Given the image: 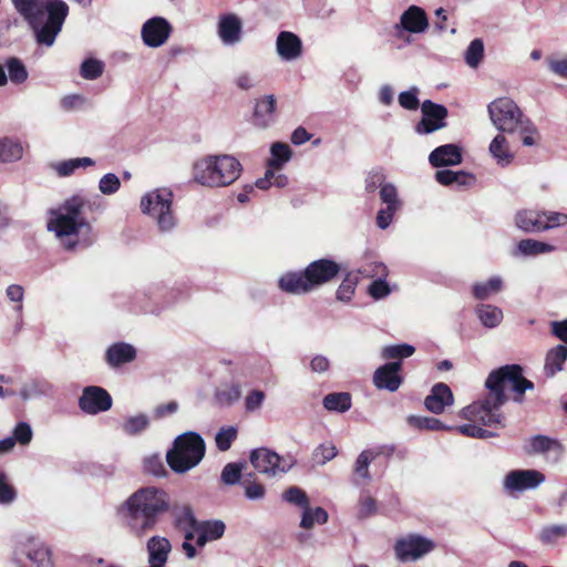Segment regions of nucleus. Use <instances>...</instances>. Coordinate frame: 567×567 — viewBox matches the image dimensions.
<instances>
[{"mask_svg":"<svg viewBox=\"0 0 567 567\" xmlns=\"http://www.w3.org/2000/svg\"><path fill=\"white\" fill-rule=\"evenodd\" d=\"M380 198L386 207L394 209L401 208V200L399 199L396 187L393 184L388 183L382 185L380 189Z\"/></svg>","mask_w":567,"mask_h":567,"instance_id":"nucleus-57","label":"nucleus"},{"mask_svg":"<svg viewBox=\"0 0 567 567\" xmlns=\"http://www.w3.org/2000/svg\"><path fill=\"white\" fill-rule=\"evenodd\" d=\"M302 516L300 520V527L303 529H310L315 524H326L328 522V513L322 507L311 508L310 504L302 508Z\"/></svg>","mask_w":567,"mask_h":567,"instance_id":"nucleus-39","label":"nucleus"},{"mask_svg":"<svg viewBox=\"0 0 567 567\" xmlns=\"http://www.w3.org/2000/svg\"><path fill=\"white\" fill-rule=\"evenodd\" d=\"M249 458L257 472L269 477L285 474L295 465L292 457L280 456L266 447L252 450Z\"/></svg>","mask_w":567,"mask_h":567,"instance_id":"nucleus-12","label":"nucleus"},{"mask_svg":"<svg viewBox=\"0 0 567 567\" xmlns=\"http://www.w3.org/2000/svg\"><path fill=\"white\" fill-rule=\"evenodd\" d=\"M32 437L33 431L28 422H18L14 429L12 430L11 439L14 442V444L25 446L32 441Z\"/></svg>","mask_w":567,"mask_h":567,"instance_id":"nucleus-53","label":"nucleus"},{"mask_svg":"<svg viewBox=\"0 0 567 567\" xmlns=\"http://www.w3.org/2000/svg\"><path fill=\"white\" fill-rule=\"evenodd\" d=\"M484 56V43L481 39H474L467 47L464 59L470 68H477Z\"/></svg>","mask_w":567,"mask_h":567,"instance_id":"nucleus-49","label":"nucleus"},{"mask_svg":"<svg viewBox=\"0 0 567 567\" xmlns=\"http://www.w3.org/2000/svg\"><path fill=\"white\" fill-rule=\"evenodd\" d=\"M172 33L171 23L163 17H153L142 27V39L150 48L163 45Z\"/></svg>","mask_w":567,"mask_h":567,"instance_id":"nucleus-16","label":"nucleus"},{"mask_svg":"<svg viewBox=\"0 0 567 567\" xmlns=\"http://www.w3.org/2000/svg\"><path fill=\"white\" fill-rule=\"evenodd\" d=\"M169 509L168 494L158 487L137 489L123 504L121 512L130 528L138 536L153 529L161 515Z\"/></svg>","mask_w":567,"mask_h":567,"instance_id":"nucleus-3","label":"nucleus"},{"mask_svg":"<svg viewBox=\"0 0 567 567\" xmlns=\"http://www.w3.org/2000/svg\"><path fill=\"white\" fill-rule=\"evenodd\" d=\"M489 153L496 163L503 167L509 165L514 159L508 142L503 134H497L489 144Z\"/></svg>","mask_w":567,"mask_h":567,"instance_id":"nucleus-31","label":"nucleus"},{"mask_svg":"<svg viewBox=\"0 0 567 567\" xmlns=\"http://www.w3.org/2000/svg\"><path fill=\"white\" fill-rule=\"evenodd\" d=\"M245 489V497L249 501L262 499L266 495V489L262 484L256 482L254 473H249L245 476L243 482Z\"/></svg>","mask_w":567,"mask_h":567,"instance_id":"nucleus-47","label":"nucleus"},{"mask_svg":"<svg viewBox=\"0 0 567 567\" xmlns=\"http://www.w3.org/2000/svg\"><path fill=\"white\" fill-rule=\"evenodd\" d=\"M492 123L502 132L517 135L526 146L532 145L529 118L524 117L517 104L508 97H499L488 104Z\"/></svg>","mask_w":567,"mask_h":567,"instance_id":"nucleus-7","label":"nucleus"},{"mask_svg":"<svg viewBox=\"0 0 567 567\" xmlns=\"http://www.w3.org/2000/svg\"><path fill=\"white\" fill-rule=\"evenodd\" d=\"M372 382L378 390L395 392L401 386L403 377L401 374H394L392 371L381 365L374 371Z\"/></svg>","mask_w":567,"mask_h":567,"instance_id":"nucleus-29","label":"nucleus"},{"mask_svg":"<svg viewBox=\"0 0 567 567\" xmlns=\"http://www.w3.org/2000/svg\"><path fill=\"white\" fill-rule=\"evenodd\" d=\"M276 111V99L274 95H265L257 100L254 112L255 124L259 127H267L274 122Z\"/></svg>","mask_w":567,"mask_h":567,"instance_id":"nucleus-26","label":"nucleus"},{"mask_svg":"<svg viewBox=\"0 0 567 567\" xmlns=\"http://www.w3.org/2000/svg\"><path fill=\"white\" fill-rule=\"evenodd\" d=\"M503 281L499 277H492L486 282L473 286V295L476 299H487L492 293H496L502 289Z\"/></svg>","mask_w":567,"mask_h":567,"instance_id":"nucleus-46","label":"nucleus"},{"mask_svg":"<svg viewBox=\"0 0 567 567\" xmlns=\"http://www.w3.org/2000/svg\"><path fill=\"white\" fill-rule=\"evenodd\" d=\"M198 527L199 532L206 534L212 542L221 538L226 530L225 523L219 519L199 522Z\"/></svg>","mask_w":567,"mask_h":567,"instance_id":"nucleus-51","label":"nucleus"},{"mask_svg":"<svg viewBox=\"0 0 567 567\" xmlns=\"http://www.w3.org/2000/svg\"><path fill=\"white\" fill-rule=\"evenodd\" d=\"M355 286V278L346 277L337 289V299L346 302L350 301L354 295Z\"/></svg>","mask_w":567,"mask_h":567,"instance_id":"nucleus-64","label":"nucleus"},{"mask_svg":"<svg viewBox=\"0 0 567 567\" xmlns=\"http://www.w3.org/2000/svg\"><path fill=\"white\" fill-rule=\"evenodd\" d=\"M377 513V502L367 493H362L358 503L357 516L360 519L368 518Z\"/></svg>","mask_w":567,"mask_h":567,"instance_id":"nucleus-59","label":"nucleus"},{"mask_svg":"<svg viewBox=\"0 0 567 567\" xmlns=\"http://www.w3.org/2000/svg\"><path fill=\"white\" fill-rule=\"evenodd\" d=\"M408 423L420 430H432V431H450L451 426L445 425L439 419L433 416H416L410 415L408 417Z\"/></svg>","mask_w":567,"mask_h":567,"instance_id":"nucleus-44","label":"nucleus"},{"mask_svg":"<svg viewBox=\"0 0 567 567\" xmlns=\"http://www.w3.org/2000/svg\"><path fill=\"white\" fill-rule=\"evenodd\" d=\"M374 274L377 276H380V278L373 280L369 285L368 292L373 299L380 300L391 293V288H390L389 284L386 282V280L384 278H382V277L386 276L385 265H383L381 262L375 264L374 265Z\"/></svg>","mask_w":567,"mask_h":567,"instance_id":"nucleus-32","label":"nucleus"},{"mask_svg":"<svg viewBox=\"0 0 567 567\" xmlns=\"http://www.w3.org/2000/svg\"><path fill=\"white\" fill-rule=\"evenodd\" d=\"M205 442L196 432L178 435L166 454L167 464L175 473H186L197 466L205 455Z\"/></svg>","mask_w":567,"mask_h":567,"instance_id":"nucleus-8","label":"nucleus"},{"mask_svg":"<svg viewBox=\"0 0 567 567\" xmlns=\"http://www.w3.org/2000/svg\"><path fill=\"white\" fill-rule=\"evenodd\" d=\"M567 361V346L557 344L548 350L545 358L544 373L547 378H553L564 369Z\"/></svg>","mask_w":567,"mask_h":567,"instance_id":"nucleus-27","label":"nucleus"},{"mask_svg":"<svg viewBox=\"0 0 567 567\" xmlns=\"http://www.w3.org/2000/svg\"><path fill=\"white\" fill-rule=\"evenodd\" d=\"M240 162L231 155H208L193 165L194 181L206 187H225L238 179Z\"/></svg>","mask_w":567,"mask_h":567,"instance_id":"nucleus-5","label":"nucleus"},{"mask_svg":"<svg viewBox=\"0 0 567 567\" xmlns=\"http://www.w3.org/2000/svg\"><path fill=\"white\" fill-rule=\"evenodd\" d=\"M504 404L491 399V392L472 404L463 408L458 415L470 422L480 423L482 426L492 427L494 425H502L503 414L501 408Z\"/></svg>","mask_w":567,"mask_h":567,"instance_id":"nucleus-11","label":"nucleus"},{"mask_svg":"<svg viewBox=\"0 0 567 567\" xmlns=\"http://www.w3.org/2000/svg\"><path fill=\"white\" fill-rule=\"evenodd\" d=\"M23 155L20 142L9 137L0 138V162L10 163L19 161Z\"/></svg>","mask_w":567,"mask_h":567,"instance_id":"nucleus-38","label":"nucleus"},{"mask_svg":"<svg viewBox=\"0 0 567 567\" xmlns=\"http://www.w3.org/2000/svg\"><path fill=\"white\" fill-rule=\"evenodd\" d=\"M175 523L178 529L198 526L199 522L196 519L190 506L185 505L174 513Z\"/></svg>","mask_w":567,"mask_h":567,"instance_id":"nucleus-56","label":"nucleus"},{"mask_svg":"<svg viewBox=\"0 0 567 567\" xmlns=\"http://www.w3.org/2000/svg\"><path fill=\"white\" fill-rule=\"evenodd\" d=\"M282 498L290 504L297 505L301 508L307 507L310 502L307 494L297 486H291L282 494Z\"/></svg>","mask_w":567,"mask_h":567,"instance_id":"nucleus-58","label":"nucleus"},{"mask_svg":"<svg viewBox=\"0 0 567 567\" xmlns=\"http://www.w3.org/2000/svg\"><path fill=\"white\" fill-rule=\"evenodd\" d=\"M485 388L491 392L493 401L505 404L506 392L513 394L514 401L520 402L526 390L532 389V382L523 375L520 365L506 364L489 372Z\"/></svg>","mask_w":567,"mask_h":567,"instance_id":"nucleus-6","label":"nucleus"},{"mask_svg":"<svg viewBox=\"0 0 567 567\" xmlns=\"http://www.w3.org/2000/svg\"><path fill=\"white\" fill-rule=\"evenodd\" d=\"M100 209L97 197L75 194L56 208L50 209L48 230L54 233L68 250L89 247L96 240V233L86 213Z\"/></svg>","mask_w":567,"mask_h":567,"instance_id":"nucleus-1","label":"nucleus"},{"mask_svg":"<svg viewBox=\"0 0 567 567\" xmlns=\"http://www.w3.org/2000/svg\"><path fill=\"white\" fill-rule=\"evenodd\" d=\"M435 179L437 183L444 186L457 185V186H472L475 183L474 175L464 171H450L442 169L435 173Z\"/></svg>","mask_w":567,"mask_h":567,"instance_id":"nucleus-30","label":"nucleus"},{"mask_svg":"<svg viewBox=\"0 0 567 567\" xmlns=\"http://www.w3.org/2000/svg\"><path fill=\"white\" fill-rule=\"evenodd\" d=\"M94 164L95 162L91 157H78L58 162L52 165V168L60 177H66L72 175L78 168H85Z\"/></svg>","mask_w":567,"mask_h":567,"instance_id":"nucleus-35","label":"nucleus"},{"mask_svg":"<svg viewBox=\"0 0 567 567\" xmlns=\"http://www.w3.org/2000/svg\"><path fill=\"white\" fill-rule=\"evenodd\" d=\"M237 437V429L234 426L221 427L215 435V443L219 451L226 452Z\"/></svg>","mask_w":567,"mask_h":567,"instance_id":"nucleus-52","label":"nucleus"},{"mask_svg":"<svg viewBox=\"0 0 567 567\" xmlns=\"http://www.w3.org/2000/svg\"><path fill=\"white\" fill-rule=\"evenodd\" d=\"M241 396L240 385L237 383L225 384L216 389L214 399L219 406H231Z\"/></svg>","mask_w":567,"mask_h":567,"instance_id":"nucleus-37","label":"nucleus"},{"mask_svg":"<svg viewBox=\"0 0 567 567\" xmlns=\"http://www.w3.org/2000/svg\"><path fill=\"white\" fill-rule=\"evenodd\" d=\"M171 550L172 545L167 538L151 537L146 543L147 564L166 566Z\"/></svg>","mask_w":567,"mask_h":567,"instance_id":"nucleus-25","label":"nucleus"},{"mask_svg":"<svg viewBox=\"0 0 567 567\" xmlns=\"http://www.w3.org/2000/svg\"><path fill=\"white\" fill-rule=\"evenodd\" d=\"M419 89L416 86H412L408 91H403L399 94V104L409 111H415L420 106V101L417 97Z\"/></svg>","mask_w":567,"mask_h":567,"instance_id":"nucleus-61","label":"nucleus"},{"mask_svg":"<svg viewBox=\"0 0 567 567\" xmlns=\"http://www.w3.org/2000/svg\"><path fill=\"white\" fill-rule=\"evenodd\" d=\"M217 35L226 47H233L243 40V21L235 13H224L218 17Z\"/></svg>","mask_w":567,"mask_h":567,"instance_id":"nucleus-17","label":"nucleus"},{"mask_svg":"<svg viewBox=\"0 0 567 567\" xmlns=\"http://www.w3.org/2000/svg\"><path fill=\"white\" fill-rule=\"evenodd\" d=\"M6 68L8 70L7 76L13 84H22L28 80V70L19 58L11 56L7 59Z\"/></svg>","mask_w":567,"mask_h":567,"instance_id":"nucleus-42","label":"nucleus"},{"mask_svg":"<svg viewBox=\"0 0 567 567\" xmlns=\"http://www.w3.org/2000/svg\"><path fill=\"white\" fill-rule=\"evenodd\" d=\"M480 321L486 328H495L497 327L502 319L503 312L502 310L493 305L482 303L476 307L475 310Z\"/></svg>","mask_w":567,"mask_h":567,"instance_id":"nucleus-36","label":"nucleus"},{"mask_svg":"<svg viewBox=\"0 0 567 567\" xmlns=\"http://www.w3.org/2000/svg\"><path fill=\"white\" fill-rule=\"evenodd\" d=\"M565 536H567V525H553L540 532L539 539L545 544H551Z\"/></svg>","mask_w":567,"mask_h":567,"instance_id":"nucleus-60","label":"nucleus"},{"mask_svg":"<svg viewBox=\"0 0 567 567\" xmlns=\"http://www.w3.org/2000/svg\"><path fill=\"white\" fill-rule=\"evenodd\" d=\"M415 352V348L408 343L386 346L382 349L381 355L385 360L405 359Z\"/></svg>","mask_w":567,"mask_h":567,"instance_id":"nucleus-50","label":"nucleus"},{"mask_svg":"<svg viewBox=\"0 0 567 567\" xmlns=\"http://www.w3.org/2000/svg\"><path fill=\"white\" fill-rule=\"evenodd\" d=\"M55 393V386L45 378L34 377L28 379L19 391V396L23 401L39 398H52Z\"/></svg>","mask_w":567,"mask_h":567,"instance_id":"nucleus-21","label":"nucleus"},{"mask_svg":"<svg viewBox=\"0 0 567 567\" xmlns=\"http://www.w3.org/2000/svg\"><path fill=\"white\" fill-rule=\"evenodd\" d=\"M534 453H542L547 460L557 462L564 453V446L558 440L545 435H534Z\"/></svg>","mask_w":567,"mask_h":567,"instance_id":"nucleus-28","label":"nucleus"},{"mask_svg":"<svg viewBox=\"0 0 567 567\" xmlns=\"http://www.w3.org/2000/svg\"><path fill=\"white\" fill-rule=\"evenodd\" d=\"M340 271V266L331 259L310 262L303 271H289L279 278V288L291 295L309 293L331 281Z\"/></svg>","mask_w":567,"mask_h":567,"instance_id":"nucleus-4","label":"nucleus"},{"mask_svg":"<svg viewBox=\"0 0 567 567\" xmlns=\"http://www.w3.org/2000/svg\"><path fill=\"white\" fill-rule=\"evenodd\" d=\"M454 402L453 393L445 383H436L432 386L430 394L424 400L425 408L434 413L441 414L446 406H451Z\"/></svg>","mask_w":567,"mask_h":567,"instance_id":"nucleus-22","label":"nucleus"},{"mask_svg":"<svg viewBox=\"0 0 567 567\" xmlns=\"http://www.w3.org/2000/svg\"><path fill=\"white\" fill-rule=\"evenodd\" d=\"M120 186V178L113 173H107L103 175L99 182V189L104 195L115 194L118 190Z\"/></svg>","mask_w":567,"mask_h":567,"instance_id":"nucleus-62","label":"nucleus"},{"mask_svg":"<svg viewBox=\"0 0 567 567\" xmlns=\"http://www.w3.org/2000/svg\"><path fill=\"white\" fill-rule=\"evenodd\" d=\"M435 543L419 534H410L398 539L394 544V553L401 563L416 561L435 549Z\"/></svg>","mask_w":567,"mask_h":567,"instance_id":"nucleus-13","label":"nucleus"},{"mask_svg":"<svg viewBox=\"0 0 567 567\" xmlns=\"http://www.w3.org/2000/svg\"><path fill=\"white\" fill-rule=\"evenodd\" d=\"M173 196L168 188H156L141 199L142 213L148 215L162 233L171 231L176 226V217L172 209Z\"/></svg>","mask_w":567,"mask_h":567,"instance_id":"nucleus-9","label":"nucleus"},{"mask_svg":"<svg viewBox=\"0 0 567 567\" xmlns=\"http://www.w3.org/2000/svg\"><path fill=\"white\" fill-rule=\"evenodd\" d=\"M12 561L18 567H53L51 549L33 536H21L16 542Z\"/></svg>","mask_w":567,"mask_h":567,"instance_id":"nucleus-10","label":"nucleus"},{"mask_svg":"<svg viewBox=\"0 0 567 567\" xmlns=\"http://www.w3.org/2000/svg\"><path fill=\"white\" fill-rule=\"evenodd\" d=\"M451 431H455L464 436L474 437V439H491L496 436V433L484 429L480 423L470 422L467 424L451 426Z\"/></svg>","mask_w":567,"mask_h":567,"instance_id":"nucleus-45","label":"nucleus"},{"mask_svg":"<svg viewBox=\"0 0 567 567\" xmlns=\"http://www.w3.org/2000/svg\"><path fill=\"white\" fill-rule=\"evenodd\" d=\"M461 148L455 144H445L433 150L429 162L433 167L453 166L462 163Z\"/></svg>","mask_w":567,"mask_h":567,"instance_id":"nucleus-23","label":"nucleus"},{"mask_svg":"<svg viewBox=\"0 0 567 567\" xmlns=\"http://www.w3.org/2000/svg\"><path fill=\"white\" fill-rule=\"evenodd\" d=\"M276 52L282 61H295L302 55V41L293 32L281 31L276 39Z\"/></svg>","mask_w":567,"mask_h":567,"instance_id":"nucleus-20","label":"nucleus"},{"mask_svg":"<svg viewBox=\"0 0 567 567\" xmlns=\"http://www.w3.org/2000/svg\"><path fill=\"white\" fill-rule=\"evenodd\" d=\"M243 477V465L240 463H227L220 474L225 485H236Z\"/></svg>","mask_w":567,"mask_h":567,"instance_id":"nucleus-54","label":"nucleus"},{"mask_svg":"<svg viewBox=\"0 0 567 567\" xmlns=\"http://www.w3.org/2000/svg\"><path fill=\"white\" fill-rule=\"evenodd\" d=\"M530 488L532 470L509 471L503 480V492L512 498H518L524 492Z\"/></svg>","mask_w":567,"mask_h":567,"instance_id":"nucleus-19","label":"nucleus"},{"mask_svg":"<svg viewBox=\"0 0 567 567\" xmlns=\"http://www.w3.org/2000/svg\"><path fill=\"white\" fill-rule=\"evenodd\" d=\"M16 10L34 31L39 44L52 47L69 14L63 0H11Z\"/></svg>","mask_w":567,"mask_h":567,"instance_id":"nucleus-2","label":"nucleus"},{"mask_svg":"<svg viewBox=\"0 0 567 567\" xmlns=\"http://www.w3.org/2000/svg\"><path fill=\"white\" fill-rule=\"evenodd\" d=\"M337 453V447L332 443H323L315 449L312 460L317 465H324L334 458Z\"/></svg>","mask_w":567,"mask_h":567,"instance_id":"nucleus-55","label":"nucleus"},{"mask_svg":"<svg viewBox=\"0 0 567 567\" xmlns=\"http://www.w3.org/2000/svg\"><path fill=\"white\" fill-rule=\"evenodd\" d=\"M378 453L372 450L362 451L354 463V474L357 477L368 482L371 480L369 466L371 462L377 457Z\"/></svg>","mask_w":567,"mask_h":567,"instance_id":"nucleus-43","label":"nucleus"},{"mask_svg":"<svg viewBox=\"0 0 567 567\" xmlns=\"http://www.w3.org/2000/svg\"><path fill=\"white\" fill-rule=\"evenodd\" d=\"M429 28V19L424 9L419 6H410L400 17L399 23L394 25L396 31L404 30L410 33H423Z\"/></svg>","mask_w":567,"mask_h":567,"instance_id":"nucleus-18","label":"nucleus"},{"mask_svg":"<svg viewBox=\"0 0 567 567\" xmlns=\"http://www.w3.org/2000/svg\"><path fill=\"white\" fill-rule=\"evenodd\" d=\"M422 118L416 124L415 131L419 134H430L446 126L445 118L447 109L426 100L421 105Z\"/></svg>","mask_w":567,"mask_h":567,"instance_id":"nucleus-15","label":"nucleus"},{"mask_svg":"<svg viewBox=\"0 0 567 567\" xmlns=\"http://www.w3.org/2000/svg\"><path fill=\"white\" fill-rule=\"evenodd\" d=\"M567 223V215L538 212L534 217V231L547 230Z\"/></svg>","mask_w":567,"mask_h":567,"instance_id":"nucleus-34","label":"nucleus"},{"mask_svg":"<svg viewBox=\"0 0 567 567\" xmlns=\"http://www.w3.org/2000/svg\"><path fill=\"white\" fill-rule=\"evenodd\" d=\"M17 498V492L8 482L7 475L0 471V504L9 505Z\"/></svg>","mask_w":567,"mask_h":567,"instance_id":"nucleus-63","label":"nucleus"},{"mask_svg":"<svg viewBox=\"0 0 567 567\" xmlns=\"http://www.w3.org/2000/svg\"><path fill=\"white\" fill-rule=\"evenodd\" d=\"M113 400L111 394L97 385L85 386L79 398L80 410L90 415H96L106 412L112 408Z\"/></svg>","mask_w":567,"mask_h":567,"instance_id":"nucleus-14","label":"nucleus"},{"mask_svg":"<svg viewBox=\"0 0 567 567\" xmlns=\"http://www.w3.org/2000/svg\"><path fill=\"white\" fill-rule=\"evenodd\" d=\"M104 62L97 59H86L82 62L80 74L85 80H96L104 72Z\"/></svg>","mask_w":567,"mask_h":567,"instance_id":"nucleus-48","label":"nucleus"},{"mask_svg":"<svg viewBox=\"0 0 567 567\" xmlns=\"http://www.w3.org/2000/svg\"><path fill=\"white\" fill-rule=\"evenodd\" d=\"M270 153L271 157L268 159V167L272 169H281L291 157L289 145L280 142L271 145Z\"/></svg>","mask_w":567,"mask_h":567,"instance_id":"nucleus-41","label":"nucleus"},{"mask_svg":"<svg viewBox=\"0 0 567 567\" xmlns=\"http://www.w3.org/2000/svg\"><path fill=\"white\" fill-rule=\"evenodd\" d=\"M323 406L328 411L346 412L351 408V395L347 392H334L323 398Z\"/></svg>","mask_w":567,"mask_h":567,"instance_id":"nucleus-40","label":"nucleus"},{"mask_svg":"<svg viewBox=\"0 0 567 567\" xmlns=\"http://www.w3.org/2000/svg\"><path fill=\"white\" fill-rule=\"evenodd\" d=\"M151 420L147 414L140 413L130 415L121 423V430L130 436L141 435L150 426Z\"/></svg>","mask_w":567,"mask_h":567,"instance_id":"nucleus-33","label":"nucleus"},{"mask_svg":"<svg viewBox=\"0 0 567 567\" xmlns=\"http://www.w3.org/2000/svg\"><path fill=\"white\" fill-rule=\"evenodd\" d=\"M136 349L126 342H116L110 346L105 352V361L111 368H118L134 361Z\"/></svg>","mask_w":567,"mask_h":567,"instance_id":"nucleus-24","label":"nucleus"}]
</instances>
